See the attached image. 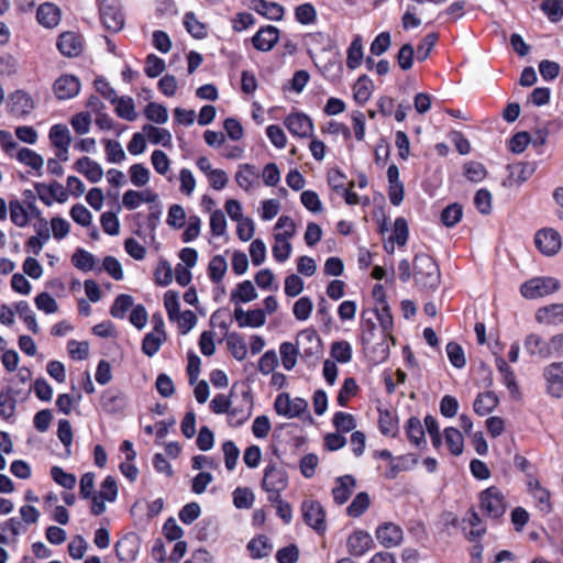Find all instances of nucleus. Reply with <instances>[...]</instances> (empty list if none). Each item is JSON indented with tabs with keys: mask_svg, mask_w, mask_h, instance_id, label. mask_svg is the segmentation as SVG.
Listing matches in <instances>:
<instances>
[{
	"mask_svg": "<svg viewBox=\"0 0 563 563\" xmlns=\"http://www.w3.org/2000/svg\"><path fill=\"white\" fill-rule=\"evenodd\" d=\"M416 285L422 290H434L440 285L441 274L435 261L427 254H417L413 260Z\"/></svg>",
	"mask_w": 563,
	"mask_h": 563,
	"instance_id": "obj_1",
	"label": "nucleus"
},
{
	"mask_svg": "<svg viewBox=\"0 0 563 563\" xmlns=\"http://www.w3.org/2000/svg\"><path fill=\"white\" fill-rule=\"evenodd\" d=\"M296 341L302 361L314 366L322 354V342L318 333L311 329L302 330Z\"/></svg>",
	"mask_w": 563,
	"mask_h": 563,
	"instance_id": "obj_2",
	"label": "nucleus"
},
{
	"mask_svg": "<svg viewBox=\"0 0 563 563\" xmlns=\"http://www.w3.org/2000/svg\"><path fill=\"white\" fill-rule=\"evenodd\" d=\"M481 508L490 518L498 519L507 509L505 496L496 486H490L479 495Z\"/></svg>",
	"mask_w": 563,
	"mask_h": 563,
	"instance_id": "obj_3",
	"label": "nucleus"
},
{
	"mask_svg": "<svg viewBox=\"0 0 563 563\" xmlns=\"http://www.w3.org/2000/svg\"><path fill=\"white\" fill-rule=\"evenodd\" d=\"M100 19L104 27L119 32L124 26V14L119 0H101L99 5Z\"/></svg>",
	"mask_w": 563,
	"mask_h": 563,
	"instance_id": "obj_4",
	"label": "nucleus"
},
{
	"mask_svg": "<svg viewBox=\"0 0 563 563\" xmlns=\"http://www.w3.org/2000/svg\"><path fill=\"white\" fill-rule=\"evenodd\" d=\"M560 288V282L553 277H536L520 287L521 295L527 299H536L553 294Z\"/></svg>",
	"mask_w": 563,
	"mask_h": 563,
	"instance_id": "obj_5",
	"label": "nucleus"
},
{
	"mask_svg": "<svg viewBox=\"0 0 563 563\" xmlns=\"http://www.w3.org/2000/svg\"><path fill=\"white\" fill-rule=\"evenodd\" d=\"M51 145L56 150V157L60 162H67L69 158V146L71 135L69 129L62 123L51 126L48 131Z\"/></svg>",
	"mask_w": 563,
	"mask_h": 563,
	"instance_id": "obj_6",
	"label": "nucleus"
},
{
	"mask_svg": "<svg viewBox=\"0 0 563 563\" xmlns=\"http://www.w3.org/2000/svg\"><path fill=\"white\" fill-rule=\"evenodd\" d=\"M301 511L305 522L317 532L322 533L327 530L325 511L317 500H305L301 505Z\"/></svg>",
	"mask_w": 563,
	"mask_h": 563,
	"instance_id": "obj_7",
	"label": "nucleus"
},
{
	"mask_svg": "<svg viewBox=\"0 0 563 563\" xmlns=\"http://www.w3.org/2000/svg\"><path fill=\"white\" fill-rule=\"evenodd\" d=\"M9 111L16 118L24 119L34 110L35 101L24 90H15L9 96Z\"/></svg>",
	"mask_w": 563,
	"mask_h": 563,
	"instance_id": "obj_8",
	"label": "nucleus"
},
{
	"mask_svg": "<svg viewBox=\"0 0 563 563\" xmlns=\"http://www.w3.org/2000/svg\"><path fill=\"white\" fill-rule=\"evenodd\" d=\"M274 407L278 415L292 418L305 412L308 408V402L299 397L290 399L289 395L284 393L276 397Z\"/></svg>",
	"mask_w": 563,
	"mask_h": 563,
	"instance_id": "obj_9",
	"label": "nucleus"
},
{
	"mask_svg": "<svg viewBox=\"0 0 563 563\" xmlns=\"http://www.w3.org/2000/svg\"><path fill=\"white\" fill-rule=\"evenodd\" d=\"M80 80L70 74L60 75L53 84V92L58 100L75 98L80 91Z\"/></svg>",
	"mask_w": 563,
	"mask_h": 563,
	"instance_id": "obj_10",
	"label": "nucleus"
},
{
	"mask_svg": "<svg viewBox=\"0 0 563 563\" xmlns=\"http://www.w3.org/2000/svg\"><path fill=\"white\" fill-rule=\"evenodd\" d=\"M34 187L38 198L46 206H51L54 201L64 203L68 199L65 187L57 181L51 184L37 183Z\"/></svg>",
	"mask_w": 563,
	"mask_h": 563,
	"instance_id": "obj_11",
	"label": "nucleus"
},
{
	"mask_svg": "<svg viewBox=\"0 0 563 563\" xmlns=\"http://www.w3.org/2000/svg\"><path fill=\"white\" fill-rule=\"evenodd\" d=\"M262 486L273 495L269 497L271 499L277 498L287 486V476L284 472L277 470L274 464H269L265 468Z\"/></svg>",
	"mask_w": 563,
	"mask_h": 563,
	"instance_id": "obj_12",
	"label": "nucleus"
},
{
	"mask_svg": "<svg viewBox=\"0 0 563 563\" xmlns=\"http://www.w3.org/2000/svg\"><path fill=\"white\" fill-rule=\"evenodd\" d=\"M284 124L295 136L310 137L313 133L312 120L305 113H290L285 118Z\"/></svg>",
	"mask_w": 563,
	"mask_h": 563,
	"instance_id": "obj_13",
	"label": "nucleus"
},
{
	"mask_svg": "<svg viewBox=\"0 0 563 563\" xmlns=\"http://www.w3.org/2000/svg\"><path fill=\"white\" fill-rule=\"evenodd\" d=\"M536 246L544 255H554L561 249V236L553 229H542L536 233Z\"/></svg>",
	"mask_w": 563,
	"mask_h": 563,
	"instance_id": "obj_14",
	"label": "nucleus"
},
{
	"mask_svg": "<svg viewBox=\"0 0 563 563\" xmlns=\"http://www.w3.org/2000/svg\"><path fill=\"white\" fill-rule=\"evenodd\" d=\"M543 376L547 380L548 393L556 398L563 395V362H554L549 364Z\"/></svg>",
	"mask_w": 563,
	"mask_h": 563,
	"instance_id": "obj_15",
	"label": "nucleus"
},
{
	"mask_svg": "<svg viewBox=\"0 0 563 563\" xmlns=\"http://www.w3.org/2000/svg\"><path fill=\"white\" fill-rule=\"evenodd\" d=\"M158 200V195L150 188L144 190L129 189L122 196V206L129 211L135 210L143 203H153Z\"/></svg>",
	"mask_w": 563,
	"mask_h": 563,
	"instance_id": "obj_16",
	"label": "nucleus"
},
{
	"mask_svg": "<svg viewBox=\"0 0 563 563\" xmlns=\"http://www.w3.org/2000/svg\"><path fill=\"white\" fill-rule=\"evenodd\" d=\"M230 302L234 306L232 318L238 322L240 328L246 325V312L243 305L246 302V280L236 285L230 294Z\"/></svg>",
	"mask_w": 563,
	"mask_h": 563,
	"instance_id": "obj_17",
	"label": "nucleus"
},
{
	"mask_svg": "<svg viewBox=\"0 0 563 563\" xmlns=\"http://www.w3.org/2000/svg\"><path fill=\"white\" fill-rule=\"evenodd\" d=\"M74 168L91 184L99 183L104 175L102 166L88 156L78 158L74 163Z\"/></svg>",
	"mask_w": 563,
	"mask_h": 563,
	"instance_id": "obj_18",
	"label": "nucleus"
},
{
	"mask_svg": "<svg viewBox=\"0 0 563 563\" xmlns=\"http://www.w3.org/2000/svg\"><path fill=\"white\" fill-rule=\"evenodd\" d=\"M509 176L504 181L505 186H520L528 180L536 170V164L529 162L516 163L508 166Z\"/></svg>",
	"mask_w": 563,
	"mask_h": 563,
	"instance_id": "obj_19",
	"label": "nucleus"
},
{
	"mask_svg": "<svg viewBox=\"0 0 563 563\" xmlns=\"http://www.w3.org/2000/svg\"><path fill=\"white\" fill-rule=\"evenodd\" d=\"M376 538L385 548H394L401 543L404 533L399 526L387 522L377 528Z\"/></svg>",
	"mask_w": 563,
	"mask_h": 563,
	"instance_id": "obj_20",
	"label": "nucleus"
},
{
	"mask_svg": "<svg viewBox=\"0 0 563 563\" xmlns=\"http://www.w3.org/2000/svg\"><path fill=\"white\" fill-rule=\"evenodd\" d=\"M82 40L75 32H64L57 41L58 51L67 57H76L82 52Z\"/></svg>",
	"mask_w": 563,
	"mask_h": 563,
	"instance_id": "obj_21",
	"label": "nucleus"
},
{
	"mask_svg": "<svg viewBox=\"0 0 563 563\" xmlns=\"http://www.w3.org/2000/svg\"><path fill=\"white\" fill-rule=\"evenodd\" d=\"M356 487V479L352 475L339 476L332 488L333 500L338 505L345 504Z\"/></svg>",
	"mask_w": 563,
	"mask_h": 563,
	"instance_id": "obj_22",
	"label": "nucleus"
},
{
	"mask_svg": "<svg viewBox=\"0 0 563 563\" xmlns=\"http://www.w3.org/2000/svg\"><path fill=\"white\" fill-rule=\"evenodd\" d=\"M279 31L273 25L261 27L252 37L253 46L262 52L271 51L277 43Z\"/></svg>",
	"mask_w": 563,
	"mask_h": 563,
	"instance_id": "obj_23",
	"label": "nucleus"
},
{
	"mask_svg": "<svg viewBox=\"0 0 563 563\" xmlns=\"http://www.w3.org/2000/svg\"><path fill=\"white\" fill-rule=\"evenodd\" d=\"M36 19L38 23L44 27L53 29L59 24L62 19V12L56 4L52 2H45L38 7L36 12Z\"/></svg>",
	"mask_w": 563,
	"mask_h": 563,
	"instance_id": "obj_24",
	"label": "nucleus"
},
{
	"mask_svg": "<svg viewBox=\"0 0 563 563\" xmlns=\"http://www.w3.org/2000/svg\"><path fill=\"white\" fill-rule=\"evenodd\" d=\"M249 9L268 20H280L284 15V8L280 4L265 0H249Z\"/></svg>",
	"mask_w": 563,
	"mask_h": 563,
	"instance_id": "obj_25",
	"label": "nucleus"
},
{
	"mask_svg": "<svg viewBox=\"0 0 563 563\" xmlns=\"http://www.w3.org/2000/svg\"><path fill=\"white\" fill-rule=\"evenodd\" d=\"M373 544L369 533L358 530L347 539V549L351 555L361 556L366 553Z\"/></svg>",
	"mask_w": 563,
	"mask_h": 563,
	"instance_id": "obj_26",
	"label": "nucleus"
},
{
	"mask_svg": "<svg viewBox=\"0 0 563 563\" xmlns=\"http://www.w3.org/2000/svg\"><path fill=\"white\" fill-rule=\"evenodd\" d=\"M8 212L11 222L18 228H25L30 223V214L27 205L25 206L21 200L14 198L8 203Z\"/></svg>",
	"mask_w": 563,
	"mask_h": 563,
	"instance_id": "obj_27",
	"label": "nucleus"
},
{
	"mask_svg": "<svg viewBox=\"0 0 563 563\" xmlns=\"http://www.w3.org/2000/svg\"><path fill=\"white\" fill-rule=\"evenodd\" d=\"M525 349L530 355H537L542 358L551 356V347L549 342H545L538 334H529L525 340Z\"/></svg>",
	"mask_w": 563,
	"mask_h": 563,
	"instance_id": "obj_28",
	"label": "nucleus"
},
{
	"mask_svg": "<svg viewBox=\"0 0 563 563\" xmlns=\"http://www.w3.org/2000/svg\"><path fill=\"white\" fill-rule=\"evenodd\" d=\"M139 552V542L134 537L122 538L115 544V553L120 561H133Z\"/></svg>",
	"mask_w": 563,
	"mask_h": 563,
	"instance_id": "obj_29",
	"label": "nucleus"
},
{
	"mask_svg": "<svg viewBox=\"0 0 563 563\" xmlns=\"http://www.w3.org/2000/svg\"><path fill=\"white\" fill-rule=\"evenodd\" d=\"M112 104H114L115 114L126 121H134L137 118L134 100L129 96L118 97Z\"/></svg>",
	"mask_w": 563,
	"mask_h": 563,
	"instance_id": "obj_30",
	"label": "nucleus"
},
{
	"mask_svg": "<svg viewBox=\"0 0 563 563\" xmlns=\"http://www.w3.org/2000/svg\"><path fill=\"white\" fill-rule=\"evenodd\" d=\"M536 319L540 323H561L563 322V303H554L540 308L536 313Z\"/></svg>",
	"mask_w": 563,
	"mask_h": 563,
	"instance_id": "obj_31",
	"label": "nucleus"
},
{
	"mask_svg": "<svg viewBox=\"0 0 563 563\" xmlns=\"http://www.w3.org/2000/svg\"><path fill=\"white\" fill-rule=\"evenodd\" d=\"M15 158L24 166L30 167L32 170L41 174L44 159L35 151L27 147H21L18 150Z\"/></svg>",
	"mask_w": 563,
	"mask_h": 563,
	"instance_id": "obj_32",
	"label": "nucleus"
},
{
	"mask_svg": "<svg viewBox=\"0 0 563 563\" xmlns=\"http://www.w3.org/2000/svg\"><path fill=\"white\" fill-rule=\"evenodd\" d=\"M142 130L152 144L162 145L164 147L172 146V134L167 129L145 124Z\"/></svg>",
	"mask_w": 563,
	"mask_h": 563,
	"instance_id": "obj_33",
	"label": "nucleus"
},
{
	"mask_svg": "<svg viewBox=\"0 0 563 563\" xmlns=\"http://www.w3.org/2000/svg\"><path fill=\"white\" fill-rule=\"evenodd\" d=\"M498 397L493 391H485L477 395L473 407L474 411L479 416L490 413L498 406Z\"/></svg>",
	"mask_w": 563,
	"mask_h": 563,
	"instance_id": "obj_34",
	"label": "nucleus"
},
{
	"mask_svg": "<svg viewBox=\"0 0 563 563\" xmlns=\"http://www.w3.org/2000/svg\"><path fill=\"white\" fill-rule=\"evenodd\" d=\"M406 433L409 441L417 448H421L427 444L424 430L419 418L411 417L408 419L406 423Z\"/></svg>",
	"mask_w": 563,
	"mask_h": 563,
	"instance_id": "obj_35",
	"label": "nucleus"
},
{
	"mask_svg": "<svg viewBox=\"0 0 563 563\" xmlns=\"http://www.w3.org/2000/svg\"><path fill=\"white\" fill-rule=\"evenodd\" d=\"M496 366H497L499 373L501 374L503 382L506 385V387L508 388L509 393L516 398L519 397V395H520L519 387L516 382V376H515L514 371L509 367V365L503 357L496 358Z\"/></svg>",
	"mask_w": 563,
	"mask_h": 563,
	"instance_id": "obj_36",
	"label": "nucleus"
},
{
	"mask_svg": "<svg viewBox=\"0 0 563 563\" xmlns=\"http://www.w3.org/2000/svg\"><path fill=\"white\" fill-rule=\"evenodd\" d=\"M373 90V80L368 76L362 75L353 86L354 100L361 104L365 103L371 98Z\"/></svg>",
	"mask_w": 563,
	"mask_h": 563,
	"instance_id": "obj_37",
	"label": "nucleus"
},
{
	"mask_svg": "<svg viewBox=\"0 0 563 563\" xmlns=\"http://www.w3.org/2000/svg\"><path fill=\"white\" fill-rule=\"evenodd\" d=\"M361 340L364 345L373 342L376 331V324L374 322V312L364 310L361 314Z\"/></svg>",
	"mask_w": 563,
	"mask_h": 563,
	"instance_id": "obj_38",
	"label": "nucleus"
},
{
	"mask_svg": "<svg viewBox=\"0 0 563 563\" xmlns=\"http://www.w3.org/2000/svg\"><path fill=\"white\" fill-rule=\"evenodd\" d=\"M249 551L254 559L266 558L272 553L273 544L266 536H258L249 542Z\"/></svg>",
	"mask_w": 563,
	"mask_h": 563,
	"instance_id": "obj_39",
	"label": "nucleus"
},
{
	"mask_svg": "<svg viewBox=\"0 0 563 563\" xmlns=\"http://www.w3.org/2000/svg\"><path fill=\"white\" fill-rule=\"evenodd\" d=\"M16 400L9 389L0 391V418L5 421L14 419Z\"/></svg>",
	"mask_w": 563,
	"mask_h": 563,
	"instance_id": "obj_40",
	"label": "nucleus"
},
{
	"mask_svg": "<svg viewBox=\"0 0 563 563\" xmlns=\"http://www.w3.org/2000/svg\"><path fill=\"white\" fill-rule=\"evenodd\" d=\"M102 143L104 144L106 157L109 163L121 164L126 159L125 152L120 142L117 140L103 139Z\"/></svg>",
	"mask_w": 563,
	"mask_h": 563,
	"instance_id": "obj_41",
	"label": "nucleus"
},
{
	"mask_svg": "<svg viewBox=\"0 0 563 563\" xmlns=\"http://www.w3.org/2000/svg\"><path fill=\"white\" fill-rule=\"evenodd\" d=\"M128 173L130 181L134 187L141 188L150 183L151 172L145 165L141 163L131 165Z\"/></svg>",
	"mask_w": 563,
	"mask_h": 563,
	"instance_id": "obj_42",
	"label": "nucleus"
},
{
	"mask_svg": "<svg viewBox=\"0 0 563 563\" xmlns=\"http://www.w3.org/2000/svg\"><path fill=\"white\" fill-rule=\"evenodd\" d=\"M166 340V333L150 332L147 333L142 342V351L145 355L154 356L163 342Z\"/></svg>",
	"mask_w": 563,
	"mask_h": 563,
	"instance_id": "obj_43",
	"label": "nucleus"
},
{
	"mask_svg": "<svg viewBox=\"0 0 563 563\" xmlns=\"http://www.w3.org/2000/svg\"><path fill=\"white\" fill-rule=\"evenodd\" d=\"M228 269V264L222 255L213 256L208 264V276L212 283H220Z\"/></svg>",
	"mask_w": 563,
	"mask_h": 563,
	"instance_id": "obj_44",
	"label": "nucleus"
},
{
	"mask_svg": "<svg viewBox=\"0 0 563 563\" xmlns=\"http://www.w3.org/2000/svg\"><path fill=\"white\" fill-rule=\"evenodd\" d=\"M184 25L189 34L196 38H203L207 36V26L198 20L194 12H187L184 15Z\"/></svg>",
	"mask_w": 563,
	"mask_h": 563,
	"instance_id": "obj_45",
	"label": "nucleus"
},
{
	"mask_svg": "<svg viewBox=\"0 0 563 563\" xmlns=\"http://www.w3.org/2000/svg\"><path fill=\"white\" fill-rule=\"evenodd\" d=\"M279 353L285 369H292L297 363L298 355H300L297 343L284 342L279 347Z\"/></svg>",
	"mask_w": 563,
	"mask_h": 563,
	"instance_id": "obj_46",
	"label": "nucleus"
},
{
	"mask_svg": "<svg viewBox=\"0 0 563 563\" xmlns=\"http://www.w3.org/2000/svg\"><path fill=\"white\" fill-rule=\"evenodd\" d=\"M371 499L367 493L361 492L358 493L352 503L346 508V514L350 517L357 518L362 516L369 507Z\"/></svg>",
	"mask_w": 563,
	"mask_h": 563,
	"instance_id": "obj_47",
	"label": "nucleus"
},
{
	"mask_svg": "<svg viewBox=\"0 0 563 563\" xmlns=\"http://www.w3.org/2000/svg\"><path fill=\"white\" fill-rule=\"evenodd\" d=\"M145 118L156 124H164L168 121V111L166 107L156 102H150L144 108Z\"/></svg>",
	"mask_w": 563,
	"mask_h": 563,
	"instance_id": "obj_48",
	"label": "nucleus"
},
{
	"mask_svg": "<svg viewBox=\"0 0 563 563\" xmlns=\"http://www.w3.org/2000/svg\"><path fill=\"white\" fill-rule=\"evenodd\" d=\"M275 243L273 245V256L277 262H285L288 260L290 253H291V244L289 242V238L280 236L274 234Z\"/></svg>",
	"mask_w": 563,
	"mask_h": 563,
	"instance_id": "obj_49",
	"label": "nucleus"
},
{
	"mask_svg": "<svg viewBox=\"0 0 563 563\" xmlns=\"http://www.w3.org/2000/svg\"><path fill=\"white\" fill-rule=\"evenodd\" d=\"M363 59V45L361 36L357 35L347 48L346 66L351 69L357 68Z\"/></svg>",
	"mask_w": 563,
	"mask_h": 563,
	"instance_id": "obj_50",
	"label": "nucleus"
},
{
	"mask_svg": "<svg viewBox=\"0 0 563 563\" xmlns=\"http://www.w3.org/2000/svg\"><path fill=\"white\" fill-rule=\"evenodd\" d=\"M175 323L181 334H187L197 323V317L191 310H185L169 320Z\"/></svg>",
	"mask_w": 563,
	"mask_h": 563,
	"instance_id": "obj_51",
	"label": "nucleus"
},
{
	"mask_svg": "<svg viewBox=\"0 0 563 563\" xmlns=\"http://www.w3.org/2000/svg\"><path fill=\"white\" fill-rule=\"evenodd\" d=\"M225 339L228 349L230 350L232 355L236 360H244L246 357V345L244 343L243 338L235 332H231L227 334Z\"/></svg>",
	"mask_w": 563,
	"mask_h": 563,
	"instance_id": "obj_52",
	"label": "nucleus"
},
{
	"mask_svg": "<svg viewBox=\"0 0 563 563\" xmlns=\"http://www.w3.org/2000/svg\"><path fill=\"white\" fill-rule=\"evenodd\" d=\"M444 437L451 453L453 455L462 454L464 446L462 433L457 429L450 427L444 430Z\"/></svg>",
	"mask_w": 563,
	"mask_h": 563,
	"instance_id": "obj_53",
	"label": "nucleus"
},
{
	"mask_svg": "<svg viewBox=\"0 0 563 563\" xmlns=\"http://www.w3.org/2000/svg\"><path fill=\"white\" fill-rule=\"evenodd\" d=\"M331 356L339 363H349L352 360V346L347 341H335L331 344Z\"/></svg>",
	"mask_w": 563,
	"mask_h": 563,
	"instance_id": "obj_54",
	"label": "nucleus"
},
{
	"mask_svg": "<svg viewBox=\"0 0 563 563\" xmlns=\"http://www.w3.org/2000/svg\"><path fill=\"white\" fill-rule=\"evenodd\" d=\"M173 268L168 261L159 260L154 271L155 283L163 287L168 286L173 282Z\"/></svg>",
	"mask_w": 563,
	"mask_h": 563,
	"instance_id": "obj_55",
	"label": "nucleus"
},
{
	"mask_svg": "<svg viewBox=\"0 0 563 563\" xmlns=\"http://www.w3.org/2000/svg\"><path fill=\"white\" fill-rule=\"evenodd\" d=\"M372 311L374 312V318L379 321L384 335H389L394 325L389 306L386 302H383L380 309L377 308Z\"/></svg>",
	"mask_w": 563,
	"mask_h": 563,
	"instance_id": "obj_56",
	"label": "nucleus"
},
{
	"mask_svg": "<svg viewBox=\"0 0 563 563\" xmlns=\"http://www.w3.org/2000/svg\"><path fill=\"white\" fill-rule=\"evenodd\" d=\"M131 307H133L132 296L122 294L115 298V300L110 309V313L113 318L123 319L125 317L126 311Z\"/></svg>",
	"mask_w": 563,
	"mask_h": 563,
	"instance_id": "obj_57",
	"label": "nucleus"
},
{
	"mask_svg": "<svg viewBox=\"0 0 563 563\" xmlns=\"http://www.w3.org/2000/svg\"><path fill=\"white\" fill-rule=\"evenodd\" d=\"M71 263L78 269L89 272L95 266V257L91 253L82 249H78L71 256Z\"/></svg>",
	"mask_w": 563,
	"mask_h": 563,
	"instance_id": "obj_58",
	"label": "nucleus"
},
{
	"mask_svg": "<svg viewBox=\"0 0 563 563\" xmlns=\"http://www.w3.org/2000/svg\"><path fill=\"white\" fill-rule=\"evenodd\" d=\"M333 426L336 428L338 432H350L355 429L356 427V420L355 418L347 412L338 411L333 416Z\"/></svg>",
	"mask_w": 563,
	"mask_h": 563,
	"instance_id": "obj_59",
	"label": "nucleus"
},
{
	"mask_svg": "<svg viewBox=\"0 0 563 563\" xmlns=\"http://www.w3.org/2000/svg\"><path fill=\"white\" fill-rule=\"evenodd\" d=\"M541 10L551 22H558L563 16V0H543Z\"/></svg>",
	"mask_w": 563,
	"mask_h": 563,
	"instance_id": "obj_60",
	"label": "nucleus"
},
{
	"mask_svg": "<svg viewBox=\"0 0 563 563\" xmlns=\"http://www.w3.org/2000/svg\"><path fill=\"white\" fill-rule=\"evenodd\" d=\"M463 209L459 203L449 205L441 212V221L445 227L455 225L462 218Z\"/></svg>",
	"mask_w": 563,
	"mask_h": 563,
	"instance_id": "obj_61",
	"label": "nucleus"
},
{
	"mask_svg": "<svg viewBox=\"0 0 563 563\" xmlns=\"http://www.w3.org/2000/svg\"><path fill=\"white\" fill-rule=\"evenodd\" d=\"M379 430L385 435H396L397 432V419L396 417L388 410L382 411L379 410Z\"/></svg>",
	"mask_w": 563,
	"mask_h": 563,
	"instance_id": "obj_62",
	"label": "nucleus"
},
{
	"mask_svg": "<svg viewBox=\"0 0 563 563\" xmlns=\"http://www.w3.org/2000/svg\"><path fill=\"white\" fill-rule=\"evenodd\" d=\"M151 163L154 170L162 176H166L169 172L170 159L168 158L167 154L161 150L153 151L151 155Z\"/></svg>",
	"mask_w": 563,
	"mask_h": 563,
	"instance_id": "obj_63",
	"label": "nucleus"
},
{
	"mask_svg": "<svg viewBox=\"0 0 563 563\" xmlns=\"http://www.w3.org/2000/svg\"><path fill=\"white\" fill-rule=\"evenodd\" d=\"M70 218L81 227H89L92 223L91 212L81 203H76L69 211Z\"/></svg>",
	"mask_w": 563,
	"mask_h": 563,
	"instance_id": "obj_64",
	"label": "nucleus"
}]
</instances>
